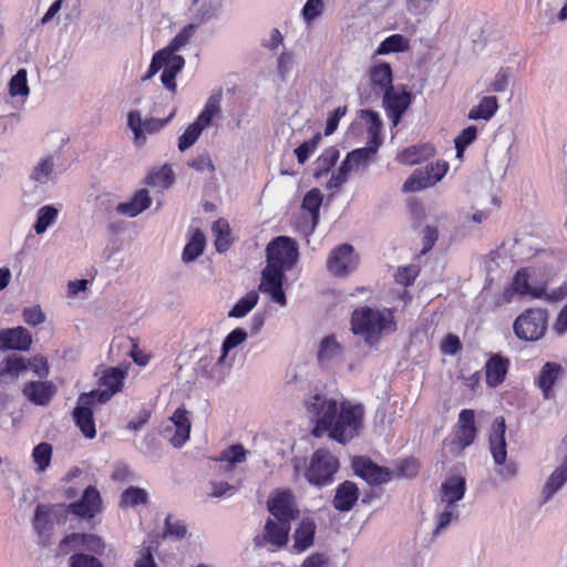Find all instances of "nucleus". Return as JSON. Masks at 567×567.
Wrapping results in <instances>:
<instances>
[{
  "instance_id": "nucleus-62",
  "label": "nucleus",
  "mask_w": 567,
  "mask_h": 567,
  "mask_svg": "<svg viewBox=\"0 0 567 567\" xmlns=\"http://www.w3.org/2000/svg\"><path fill=\"white\" fill-rule=\"evenodd\" d=\"M80 536V533H72L70 535H66L58 546V555H68L72 551L75 553H82L81 550V540L73 539L72 537Z\"/></svg>"
},
{
  "instance_id": "nucleus-47",
  "label": "nucleus",
  "mask_w": 567,
  "mask_h": 567,
  "mask_svg": "<svg viewBox=\"0 0 567 567\" xmlns=\"http://www.w3.org/2000/svg\"><path fill=\"white\" fill-rule=\"evenodd\" d=\"M477 138V128L474 125H470L461 131L455 137L454 144L456 148V157L462 158L463 154L468 145H471Z\"/></svg>"
},
{
  "instance_id": "nucleus-13",
  "label": "nucleus",
  "mask_w": 567,
  "mask_h": 567,
  "mask_svg": "<svg viewBox=\"0 0 567 567\" xmlns=\"http://www.w3.org/2000/svg\"><path fill=\"white\" fill-rule=\"evenodd\" d=\"M97 401L93 399V394L82 393L73 410V419L81 433L87 437L93 439L96 435L95 422L93 419L92 406Z\"/></svg>"
},
{
  "instance_id": "nucleus-32",
  "label": "nucleus",
  "mask_w": 567,
  "mask_h": 567,
  "mask_svg": "<svg viewBox=\"0 0 567 567\" xmlns=\"http://www.w3.org/2000/svg\"><path fill=\"white\" fill-rule=\"evenodd\" d=\"M378 147L379 145L374 144L353 150L352 152L348 153L343 162L351 171L359 169L361 166L367 167L370 161L377 154Z\"/></svg>"
},
{
  "instance_id": "nucleus-20",
  "label": "nucleus",
  "mask_w": 567,
  "mask_h": 567,
  "mask_svg": "<svg viewBox=\"0 0 567 567\" xmlns=\"http://www.w3.org/2000/svg\"><path fill=\"white\" fill-rule=\"evenodd\" d=\"M506 424L504 417H496L489 434V447L496 465L505 463L507 457L505 441Z\"/></svg>"
},
{
  "instance_id": "nucleus-31",
  "label": "nucleus",
  "mask_w": 567,
  "mask_h": 567,
  "mask_svg": "<svg viewBox=\"0 0 567 567\" xmlns=\"http://www.w3.org/2000/svg\"><path fill=\"white\" fill-rule=\"evenodd\" d=\"M171 420L176 427L171 442L175 447H181L189 439L190 422L187 417V412L183 409H177Z\"/></svg>"
},
{
  "instance_id": "nucleus-55",
  "label": "nucleus",
  "mask_w": 567,
  "mask_h": 567,
  "mask_svg": "<svg viewBox=\"0 0 567 567\" xmlns=\"http://www.w3.org/2000/svg\"><path fill=\"white\" fill-rule=\"evenodd\" d=\"M9 91L12 96H27L29 94V86L27 83V71L20 69L10 80Z\"/></svg>"
},
{
  "instance_id": "nucleus-5",
  "label": "nucleus",
  "mask_w": 567,
  "mask_h": 567,
  "mask_svg": "<svg viewBox=\"0 0 567 567\" xmlns=\"http://www.w3.org/2000/svg\"><path fill=\"white\" fill-rule=\"evenodd\" d=\"M339 468L338 458L327 450H317L310 460L306 472V478L311 485L324 486L332 482L333 475Z\"/></svg>"
},
{
  "instance_id": "nucleus-56",
  "label": "nucleus",
  "mask_w": 567,
  "mask_h": 567,
  "mask_svg": "<svg viewBox=\"0 0 567 567\" xmlns=\"http://www.w3.org/2000/svg\"><path fill=\"white\" fill-rule=\"evenodd\" d=\"M247 451L240 444L233 445L225 450L219 460L228 463V468L235 464L246 461Z\"/></svg>"
},
{
  "instance_id": "nucleus-6",
  "label": "nucleus",
  "mask_w": 567,
  "mask_h": 567,
  "mask_svg": "<svg viewBox=\"0 0 567 567\" xmlns=\"http://www.w3.org/2000/svg\"><path fill=\"white\" fill-rule=\"evenodd\" d=\"M95 375L97 377V388L87 394H93V399L99 403H105L122 391L127 371L121 367L99 368Z\"/></svg>"
},
{
  "instance_id": "nucleus-18",
  "label": "nucleus",
  "mask_w": 567,
  "mask_h": 567,
  "mask_svg": "<svg viewBox=\"0 0 567 567\" xmlns=\"http://www.w3.org/2000/svg\"><path fill=\"white\" fill-rule=\"evenodd\" d=\"M353 467L355 473L369 484L381 485L392 478V472L389 468L379 466L365 457L357 458Z\"/></svg>"
},
{
  "instance_id": "nucleus-29",
  "label": "nucleus",
  "mask_w": 567,
  "mask_h": 567,
  "mask_svg": "<svg viewBox=\"0 0 567 567\" xmlns=\"http://www.w3.org/2000/svg\"><path fill=\"white\" fill-rule=\"evenodd\" d=\"M563 372V368L556 362H546L536 380V384L543 392V396L549 400L554 396L553 386Z\"/></svg>"
},
{
  "instance_id": "nucleus-30",
  "label": "nucleus",
  "mask_w": 567,
  "mask_h": 567,
  "mask_svg": "<svg viewBox=\"0 0 567 567\" xmlns=\"http://www.w3.org/2000/svg\"><path fill=\"white\" fill-rule=\"evenodd\" d=\"M152 204V198L147 189H140L135 193L133 198L126 203H120L116 206V212L121 215L135 217L146 210Z\"/></svg>"
},
{
  "instance_id": "nucleus-46",
  "label": "nucleus",
  "mask_w": 567,
  "mask_h": 567,
  "mask_svg": "<svg viewBox=\"0 0 567 567\" xmlns=\"http://www.w3.org/2000/svg\"><path fill=\"white\" fill-rule=\"evenodd\" d=\"M187 534V526L185 523L178 518H175L172 515H168L165 518L164 524V537H169L175 540H181L185 538Z\"/></svg>"
},
{
  "instance_id": "nucleus-52",
  "label": "nucleus",
  "mask_w": 567,
  "mask_h": 567,
  "mask_svg": "<svg viewBox=\"0 0 567 567\" xmlns=\"http://www.w3.org/2000/svg\"><path fill=\"white\" fill-rule=\"evenodd\" d=\"M450 165L446 161L437 159L427 164V187L434 186L449 172Z\"/></svg>"
},
{
  "instance_id": "nucleus-33",
  "label": "nucleus",
  "mask_w": 567,
  "mask_h": 567,
  "mask_svg": "<svg viewBox=\"0 0 567 567\" xmlns=\"http://www.w3.org/2000/svg\"><path fill=\"white\" fill-rule=\"evenodd\" d=\"M371 83L378 87L381 93H386L392 86V70L388 63H377L370 70Z\"/></svg>"
},
{
  "instance_id": "nucleus-14",
  "label": "nucleus",
  "mask_w": 567,
  "mask_h": 567,
  "mask_svg": "<svg viewBox=\"0 0 567 567\" xmlns=\"http://www.w3.org/2000/svg\"><path fill=\"white\" fill-rule=\"evenodd\" d=\"M172 113L165 120L145 118L143 120L140 111H131L127 116V125L134 133V140L137 145H141L146 140V134H154L159 132L173 117Z\"/></svg>"
},
{
  "instance_id": "nucleus-23",
  "label": "nucleus",
  "mask_w": 567,
  "mask_h": 567,
  "mask_svg": "<svg viewBox=\"0 0 567 567\" xmlns=\"http://www.w3.org/2000/svg\"><path fill=\"white\" fill-rule=\"evenodd\" d=\"M460 517V506L436 504L435 513L433 516L435 526L431 533L432 538H436L449 526L458 523Z\"/></svg>"
},
{
  "instance_id": "nucleus-48",
  "label": "nucleus",
  "mask_w": 567,
  "mask_h": 567,
  "mask_svg": "<svg viewBox=\"0 0 567 567\" xmlns=\"http://www.w3.org/2000/svg\"><path fill=\"white\" fill-rule=\"evenodd\" d=\"M73 539L81 540V550L91 551L93 554H102L104 551L105 545L103 539L94 534H85L80 533V536L72 537Z\"/></svg>"
},
{
  "instance_id": "nucleus-61",
  "label": "nucleus",
  "mask_w": 567,
  "mask_h": 567,
  "mask_svg": "<svg viewBox=\"0 0 567 567\" xmlns=\"http://www.w3.org/2000/svg\"><path fill=\"white\" fill-rule=\"evenodd\" d=\"M27 369L25 362L21 358H11L8 359L4 363L3 368H0V382L6 378V375H10L11 378H16L20 371Z\"/></svg>"
},
{
  "instance_id": "nucleus-12",
  "label": "nucleus",
  "mask_w": 567,
  "mask_h": 567,
  "mask_svg": "<svg viewBox=\"0 0 567 567\" xmlns=\"http://www.w3.org/2000/svg\"><path fill=\"white\" fill-rule=\"evenodd\" d=\"M290 523L269 517L265 524L264 534L255 537L257 547L271 546V550L281 549L289 540Z\"/></svg>"
},
{
  "instance_id": "nucleus-11",
  "label": "nucleus",
  "mask_w": 567,
  "mask_h": 567,
  "mask_svg": "<svg viewBox=\"0 0 567 567\" xmlns=\"http://www.w3.org/2000/svg\"><path fill=\"white\" fill-rule=\"evenodd\" d=\"M358 266V257L353 247L349 244H342L332 249L327 259L328 271L336 277L347 276Z\"/></svg>"
},
{
  "instance_id": "nucleus-8",
  "label": "nucleus",
  "mask_w": 567,
  "mask_h": 567,
  "mask_svg": "<svg viewBox=\"0 0 567 567\" xmlns=\"http://www.w3.org/2000/svg\"><path fill=\"white\" fill-rule=\"evenodd\" d=\"M477 432L475 411L472 409H463L458 414L455 431L450 442V451L460 455L475 442Z\"/></svg>"
},
{
  "instance_id": "nucleus-44",
  "label": "nucleus",
  "mask_w": 567,
  "mask_h": 567,
  "mask_svg": "<svg viewBox=\"0 0 567 567\" xmlns=\"http://www.w3.org/2000/svg\"><path fill=\"white\" fill-rule=\"evenodd\" d=\"M52 446L47 442L38 444L32 451V460L37 465V472H44L52 458Z\"/></svg>"
},
{
  "instance_id": "nucleus-1",
  "label": "nucleus",
  "mask_w": 567,
  "mask_h": 567,
  "mask_svg": "<svg viewBox=\"0 0 567 567\" xmlns=\"http://www.w3.org/2000/svg\"><path fill=\"white\" fill-rule=\"evenodd\" d=\"M308 414L316 421L312 435L322 436L329 432V437L341 444L358 436L363 427L364 409L343 400L338 402L322 393H311L305 401Z\"/></svg>"
},
{
  "instance_id": "nucleus-25",
  "label": "nucleus",
  "mask_w": 567,
  "mask_h": 567,
  "mask_svg": "<svg viewBox=\"0 0 567 567\" xmlns=\"http://www.w3.org/2000/svg\"><path fill=\"white\" fill-rule=\"evenodd\" d=\"M161 70H163L162 75H161V81H162L163 85L165 86V89H167L171 92H176L175 78L178 73L172 74L171 82H166L165 75L167 74L166 72L168 70V60L164 56V53L159 52V51L154 53L151 64L148 66V70L141 78V81L146 82V81L151 80Z\"/></svg>"
},
{
  "instance_id": "nucleus-38",
  "label": "nucleus",
  "mask_w": 567,
  "mask_h": 567,
  "mask_svg": "<svg viewBox=\"0 0 567 567\" xmlns=\"http://www.w3.org/2000/svg\"><path fill=\"white\" fill-rule=\"evenodd\" d=\"M205 236L200 230H195L189 241L186 244L182 259L184 262L194 261L198 256L204 252Z\"/></svg>"
},
{
  "instance_id": "nucleus-16",
  "label": "nucleus",
  "mask_w": 567,
  "mask_h": 567,
  "mask_svg": "<svg viewBox=\"0 0 567 567\" xmlns=\"http://www.w3.org/2000/svg\"><path fill=\"white\" fill-rule=\"evenodd\" d=\"M102 509V499L99 491L89 486L82 497L69 505V512L82 518H92Z\"/></svg>"
},
{
  "instance_id": "nucleus-26",
  "label": "nucleus",
  "mask_w": 567,
  "mask_h": 567,
  "mask_svg": "<svg viewBox=\"0 0 567 567\" xmlns=\"http://www.w3.org/2000/svg\"><path fill=\"white\" fill-rule=\"evenodd\" d=\"M317 526L311 518H303L293 532V551L302 553L313 545Z\"/></svg>"
},
{
  "instance_id": "nucleus-58",
  "label": "nucleus",
  "mask_w": 567,
  "mask_h": 567,
  "mask_svg": "<svg viewBox=\"0 0 567 567\" xmlns=\"http://www.w3.org/2000/svg\"><path fill=\"white\" fill-rule=\"evenodd\" d=\"M324 9L323 0H307L302 8V18L307 24H311L319 18Z\"/></svg>"
},
{
  "instance_id": "nucleus-27",
  "label": "nucleus",
  "mask_w": 567,
  "mask_h": 567,
  "mask_svg": "<svg viewBox=\"0 0 567 567\" xmlns=\"http://www.w3.org/2000/svg\"><path fill=\"white\" fill-rule=\"evenodd\" d=\"M56 389L50 381H32L24 386V395L39 405L48 404L53 398Z\"/></svg>"
},
{
  "instance_id": "nucleus-34",
  "label": "nucleus",
  "mask_w": 567,
  "mask_h": 567,
  "mask_svg": "<svg viewBox=\"0 0 567 567\" xmlns=\"http://www.w3.org/2000/svg\"><path fill=\"white\" fill-rule=\"evenodd\" d=\"M498 110V100L496 96H484L480 103L472 107L468 113L470 120H485L488 121L494 116Z\"/></svg>"
},
{
  "instance_id": "nucleus-57",
  "label": "nucleus",
  "mask_w": 567,
  "mask_h": 567,
  "mask_svg": "<svg viewBox=\"0 0 567 567\" xmlns=\"http://www.w3.org/2000/svg\"><path fill=\"white\" fill-rule=\"evenodd\" d=\"M173 179L174 172L168 165L162 166L148 176V183L158 187H167L173 183Z\"/></svg>"
},
{
  "instance_id": "nucleus-42",
  "label": "nucleus",
  "mask_w": 567,
  "mask_h": 567,
  "mask_svg": "<svg viewBox=\"0 0 567 567\" xmlns=\"http://www.w3.org/2000/svg\"><path fill=\"white\" fill-rule=\"evenodd\" d=\"M258 299L259 296L255 290L249 291L236 302V305L229 311L228 316L230 318L245 317L257 305Z\"/></svg>"
},
{
  "instance_id": "nucleus-53",
  "label": "nucleus",
  "mask_w": 567,
  "mask_h": 567,
  "mask_svg": "<svg viewBox=\"0 0 567 567\" xmlns=\"http://www.w3.org/2000/svg\"><path fill=\"white\" fill-rule=\"evenodd\" d=\"M203 127L196 122L192 123L178 138V150L186 151L193 146L203 132Z\"/></svg>"
},
{
  "instance_id": "nucleus-4",
  "label": "nucleus",
  "mask_w": 567,
  "mask_h": 567,
  "mask_svg": "<svg viewBox=\"0 0 567 567\" xmlns=\"http://www.w3.org/2000/svg\"><path fill=\"white\" fill-rule=\"evenodd\" d=\"M547 311L542 308H532L523 311L513 323L515 336L523 341H537L547 330Z\"/></svg>"
},
{
  "instance_id": "nucleus-37",
  "label": "nucleus",
  "mask_w": 567,
  "mask_h": 567,
  "mask_svg": "<svg viewBox=\"0 0 567 567\" xmlns=\"http://www.w3.org/2000/svg\"><path fill=\"white\" fill-rule=\"evenodd\" d=\"M218 6L212 0H195L193 18L195 24L207 22L217 17Z\"/></svg>"
},
{
  "instance_id": "nucleus-24",
  "label": "nucleus",
  "mask_w": 567,
  "mask_h": 567,
  "mask_svg": "<svg viewBox=\"0 0 567 567\" xmlns=\"http://www.w3.org/2000/svg\"><path fill=\"white\" fill-rule=\"evenodd\" d=\"M161 70H163L162 75H161V81H162L163 85L165 86V89H167L171 92H176L175 78L178 73L172 74L171 82H166L165 75L167 74L166 72L168 70V60L164 56V53L159 52V51L154 53L151 64L148 66V70L141 78V81L146 82V81L151 80Z\"/></svg>"
},
{
  "instance_id": "nucleus-35",
  "label": "nucleus",
  "mask_w": 567,
  "mask_h": 567,
  "mask_svg": "<svg viewBox=\"0 0 567 567\" xmlns=\"http://www.w3.org/2000/svg\"><path fill=\"white\" fill-rule=\"evenodd\" d=\"M322 203V195L319 189L313 188L309 190L302 200V208L310 214L311 218V227L310 233H312L319 220V210Z\"/></svg>"
},
{
  "instance_id": "nucleus-19",
  "label": "nucleus",
  "mask_w": 567,
  "mask_h": 567,
  "mask_svg": "<svg viewBox=\"0 0 567 567\" xmlns=\"http://www.w3.org/2000/svg\"><path fill=\"white\" fill-rule=\"evenodd\" d=\"M466 492V480L461 475H452L442 482L440 486L439 501L436 504H449L460 506L458 502L464 498Z\"/></svg>"
},
{
  "instance_id": "nucleus-43",
  "label": "nucleus",
  "mask_w": 567,
  "mask_h": 567,
  "mask_svg": "<svg viewBox=\"0 0 567 567\" xmlns=\"http://www.w3.org/2000/svg\"><path fill=\"white\" fill-rule=\"evenodd\" d=\"M425 159L424 145H413L398 153L395 161L403 165H415Z\"/></svg>"
},
{
  "instance_id": "nucleus-40",
  "label": "nucleus",
  "mask_w": 567,
  "mask_h": 567,
  "mask_svg": "<svg viewBox=\"0 0 567 567\" xmlns=\"http://www.w3.org/2000/svg\"><path fill=\"white\" fill-rule=\"evenodd\" d=\"M220 113V94H213L208 97L203 111L196 118V123L203 128L210 125L213 118Z\"/></svg>"
},
{
  "instance_id": "nucleus-41",
  "label": "nucleus",
  "mask_w": 567,
  "mask_h": 567,
  "mask_svg": "<svg viewBox=\"0 0 567 567\" xmlns=\"http://www.w3.org/2000/svg\"><path fill=\"white\" fill-rule=\"evenodd\" d=\"M59 215L58 208L52 205H45L38 210L37 220L33 225L34 231L41 235L55 223Z\"/></svg>"
},
{
  "instance_id": "nucleus-45",
  "label": "nucleus",
  "mask_w": 567,
  "mask_h": 567,
  "mask_svg": "<svg viewBox=\"0 0 567 567\" xmlns=\"http://www.w3.org/2000/svg\"><path fill=\"white\" fill-rule=\"evenodd\" d=\"M339 156L340 153L337 147L331 146L326 148L317 159V169L315 172V177H319L322 174L328 173L330 168L334 166V164L339 159Z\"/></svg>"
},
{
  "instance_id": "nucleus-36",
  "label": "nucleus",
  "mask_w": 567,
  "mask_h": 567,
  "mask_svg": "<svg viewBox=\"0 0 567 567\" xmlns=\"http://www.w3.org/2000/svg\"><path fill=\"white\" fill-rule=\"evenodd\" d=\"M342 353V348L333 336H328L322 339L318 351V360L321 364H328L332 360L339 358Z\"/></svg>"
},
{
  "instance_id": "nucleus-64",
  "label": "nucleus",
  "mask_w": 567,
  "mask_h": 567,
  "mask_svg": "<svg viewBox=\"0 0 567 567\" xmlns=\"http://www.w3.org/2000/svg\"><path fill=\"white\" fill-rule=\"evenodd\" d=\"M462 350V342L456 334L449 333L441 343V352L446 355H455Z\"/></svg>"
},
{
  "instance_id": "nucleus-2",
  "label": "nucleus",
  "mask_w": 567,
  "mask_h": 567,
  "mask_svg": "<svg viewBox=\"0 0 567 567\" xmlns=\"http://www.w3.org/2000/svg\"><path fill=\"white\" fill-rule=\"evenodd\" d=\"M266 254L267 266L261 272L259 290L268 293L274 302L285 307L287 299L282 290L284 274L296 264L298 246L293 239L279 236L268 244Z\"/></svg>"
},
{
  "instance_id": "nucleus-59",
  "label": "nucleus",
  "mask_w": 567,
  "mask_h": 567,
  "mask_svg": "<svg viewBox=\"0 0 567 567\" xmlns=\"http://www.w3.org/2000/svg\"><path fill=\"white\" fill-rule=\"evenodd\" d=\"M69 567H104V565L93 555L75 553L69 558Z\"/></svg>"
},
{
  "instance_id": "nucleus-15",
  "label": "nucleus",
  "mask_w": 567,
  "mask_h": 567,
  "mask_svg": "<svg viewBox=\"0 0 567 567\" xmlns=\"http://www.w3.org/2000/svg\"><path fill=\"white\" fill-rule=\"evenodd\" d=\"M268 509L271 518L290 523L295 519L299 511L296 508L293 495L288 491L278 492L268 501Z\"/></svg>"
},
{
  "instance_id": "nucleus-3",
  "label": "nucleus",
  "mask_w": 567,
  "mask_h": 567,
  "mask_svg": "<svg viewBox=\"0 0 567 567\" xmlns=\"http://www.w3.org/2000/svg\"><path fill=\"white\" fill-rule=\"evenodd\" d=\"M352 332L369 347H375L381 339L396 330L392 310L360 307L351 316Z\"/></svg>"
},
{
  "instance_id": "nucleus-22",
  "label": "nucleus",
  "mask_w": 567,
  "mask_h": 567,
  "mask_svg": "<svg viewBox=\"0 0 567 567\" xmlns=\"http://www.w3.org/2000/svg\"><path fill=\"white\" fill-rule=\"evenodd\" d=\"M30 332L23 327L0 330V348L25 351L31 346Z\"/></svg>"
},
{
  "instance_id": "nucleus-63",
  "label": "nucleus",
  "mask_w": 567,
  "mask_h": 567,
  "mask_svg": "<svg viewBox=\"0 0 567 567\" xmlns=\"http://www.w3.org/2000/svg\"><path fill=\"white\" fill-rule=\"evenodd\" d=\"M247 337L248 334L246 330L241 328L234 329L223 341V350H225V352H229L231 349L246 341Z\"/></svg>"
},
{
  "instance_id": "nucleus-7",
  "label": "nucleus",
  "mask_w": 567,
  "mask_h": 567,
  "mask_svg": "<svg viewBox=\"0 0 567 567\" xmlns=\"http://www.w3.org/2000/svg\"><path fill=\"white\" fill-rule=\"evenodd\" d=\"M47 143L58 141L59 146L53 153H49L38 159L35 165L30 172V179L39 185H45L54 178V171L56 161L60 158V150L65 145L66 138L59 132H51L47 134Z\"/></svg>"
},
{
  "instance_id": "nucleus-28",
  "label": "nucleus",
  "mask_w": 567,
  "mask_h": 567,
  "mask_svg": "<svg viewBox=\"0 0 567 567\" xmlns=\"http://www.w3.org/2000/svg\"><path fill=\"white\" fill-rule=\"evenodd\" d=\"M359 498V488L353 482L341 483L336 491L333 506L340 512H349Z\"/></svg>"
},
{
  "instance_id": "nucleus-60",
  "label": "nucleus",
  "mask_w": 567,
  "mask_h": 567,
  "mask_svg": "<svg viewBox=\"0 0 567 567\" xmlns=\"http://www.w3.org/2000/svg\"><path fill=\"white\" fill-rule=\"evenodd\" d=\"M421 268L417 265H409L398 268L394 278L395 281L403 286L411 285L419 276Z\"/></svg>"
},
{
  "instance_id": "nucleus-54",
  "label": "nucleus",
  "mask_w": 567,
  "mask_h": 567,
  "mask_svg": "<svg viewBox=\"0 0 567 567\" xmlns=\"http://www.w3.org/2000/svg\"><path fill=\"white\" fill-rule=\"evenodd\" d=\"M147 493L145 489L140 487L131 486L122 493V506H136L145 504L147 502Z\"/></svg>"
},
{
  "instance_id": "nucleus-9",
  "label": "nucleus",
  "mask_w": 567,
  "mask_h": 567,
  "mask_svg": "<svg viewBox=\"0 0 567 567\" xmlns=\"http://www.w3.org/2000/svg\"><path fill=\"white\" fill-rule=\"evenodd\" d=\"M425 189V168H416L403 183L402 193L410 194L406 206L414 221L419 225L424 219V202L415 194Z\"/></svg>"
},
{
  "instance_id": "nucleus-10",
  "label": "nucleus",
  "mask_w": 567,
  "mask_h": 567,
  "mask_svg": "<svg viewBox=\"0 0 567 567\" xmlns=\"http://www.w3.org/2000/svg\"><path fill=\"white\" fill-rule=\"evenodd\" d=\"M196 24L189 23L185 25L176 35L175 38L169 42L167 47H165L162 50H158L159 52L164 53V56L168 60V70L165 75L166 82H171L172 74L179 73L184 66H185V59L176 54L177 51H179L182 48H184L193 38L195 33Z\"/></svg>"
},
{
  "instance_id": "nucleus-50",
  "label": "nucleus",
  "mask_w": 567,
  "mask_h": 567,
  "mask_svg": "<svg viewBox=\"0 0 567 567\" xmlns=\"http://www.w3.org/2000/svg\"><path fill=\"white\" fill-rule=\"evenodd\" d=\"M408 48V42L401 34H393L388 37L384 41L381 42L379 48L377 49V54H388L391 52H400Z\"/></svg>"
},
{
  "instance_id": "nucleus-51",
  "label": "nucleus",
  "mask_w": 567,
  "mask_h": 567,
  "mask_svg": "<svg viewBox=\"0 0 567 567\" xmlns=\"http://www.w3.org/2000/svg\"><path fill=\"white\" fill-rule=\"evenodd\" d=\"M322 136L320 133L315 134L310 140L303 142L295 150V154L297 156L299 164H305L308 158L313 154L317 150L319 143L321 142Z\"/></svg>"
},
{
  "instance_id": "nucleus-39",
  "label": "nucleus",
  "mask_w": 567,
  "mask_h": 567,
  "mask_svg": "<svg viewBox=\"0 0 567 567\" xmlns=\"http://www.w3.org/2000/svg\"><path fill=\"white\" fill-rule=\"evenodd\" d=\"M212 231L215 236V247L219 252L226 251L230 246V228L227 220L220 218L214 221Z\"/></svg>"
},
{
  "instance_id": "nucleus-21",
  "label": "nucleus",
  "mask_w": 567,
  "mask_h": 567,
  "mask_svg": "<svg viewBox=\"0 0 567 567\" xmlns=\"http://www.w3.org/2000/svg\"><path fill=\"white\" fill-rule=\"evenodd\" d=\"M383 104L386 109L389 117L392 118L393 125H398L404 111L410 104V93L399 91L392 87L383 94Z\"/></svg>"
},
{
  "instance_id": "nucleus-17",
  "label": "nucleus",
  "mask_w": 567,
  "mask_h": 567,
  "mask_svg": "<svg viewBox=\"0 0 567 567\" xmlns=\"http://www.w3.org/2000/svg\"><path fill=\"white\" fill-rule=\"evenodd\" d=\"M511 361L508 358L501 353H491L488 360L485 362V380L489 388L499 386L507 377Z\"/></svg>"
},
{
  "instance_id": "nucleus-49",
  "label": "nucleus",
  "mask_w": 567,
  "mask_h": 567,
  "mask_svg": "<svg viewBox=\"0 0 567 567\" xmlns=\"http://www.w3.org/2000/svg\"><path fill=\"white\" fill-rule=\"evenodd\" d=\"M512 296L515 293L526 296L530 289L529 274L526 268L519 269L513 278L512 284L507 287Z\"/></svg>"
}]
</instances>
